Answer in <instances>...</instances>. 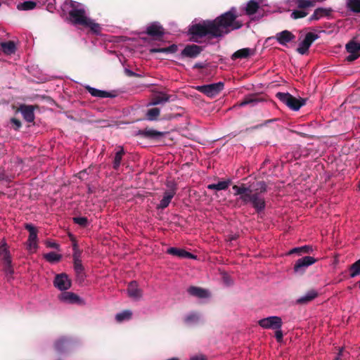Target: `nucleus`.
<instances>
[{
	"instance_id": "obj_1",
	"label": "nucleus",
	"mask_w": 360,
	"mask_h": 360,
	"mask_svg": "<svg viewBox=\"0 0 360 360\" xmlns=\"http://www.w3.org/2000/svg\"><path fill=\"white\" fill-rule=\"evenodd\" d=\"M237 18L236 9L231 8L229 11L212 20L217 29V37H221L233 30L240 29L243 23L237 20Z\"/></svg>"
},
{
	"instance_id": "obj_2",
	"label": "nucleus",
	"mask_w": 360,
	"mask_h": 360,
	"mask_svg": "<svg viewBox=\"0 0 360 360\" xmlns=\"http://www.w3.org/2000/svg\"><path fill=\"white\" fill-rule=\"evenodd\" d=\"M188 33L191 36L190 41L195 43H200V39L207 36L210 39L218 38L217 29L212 20H203L189 26Z\"/></svg>"
},
{
	"instance_id": "obj_3",
	"label": "nucleus",
	"mask_w": 360,
	"mask_h": 360,
	"mask_svg": "<svg viewBox=\"0 0 360 360\" xmlns=\"http://www.w3.org/2000/svg\"><path fill=\"white\" fill-rule=\"evenodd\" d=\"M266 192V191H254L250 195H245L244 196L240 197V199L245 205L250 202L256 212L260 213L263 212L266 207L265 199L261 196V194Z\"/></svg>"
},
{
	"instance_id": "obj_4",
	"label": "nucleus",
	"mask_w": 360,
	"mask_h": 360,
	"mask_svg": "<svg viewBox=\"0 0 360 360\" xmlns=\"http://www.w3.org/2000/svg\"><path fill=\"white\" fill-rule=\"evenodd\" d=\"M276 96L290 109L295 111L300 110L306 103L305 99L297 98L289 93L278 92Z\"/></svg>"
},
{
	"instance_id": "obj_5",
	"label": "nucleus",
	"mask_w": 360,
	"mask_h": 360,
	"mask_svg": "<svg viewBox=\"0 0 360 360\" xmlns=\"http://www.w3.org/2000/svg\"><path fill=\"white\" fill-rule=\"evenodd\" d=\"M224 82H219L210 84L197 86L195 89L210 98H214L224 89Z\"/></svg>"
},
{
	"instance_id": "obj_6",
	"label": "nucleus",
	"mask_w": 360,
	"mask_h": 360,
	"mask_svg": "<svg viewBox=\"0 0 360 360\" xmlns=\"http://www.w3.org/2000/svg\"><path fill=\"white\" fill-rule=\"evenodd\" d=\"M242 193V196L250 195L254 191H267V185L264 181H256L248 186L245 184H241L238 186Z\"/></svg>"
},
{
	"instance_id": "obj_7",
	"label": "nucleus",
	"mask_w": 360,
	"mask_h": 360,
	"mask_svg": "<svg viewBox=\"0 0 360 360\" xmlns=\"http://www.w3.org/2000/svg\"><path fill=\"white\" fill-rule=\"evenodd\" d=\"M258 324L262 328L266 329H274L278 330L281 329L282 327V319L279 316H272L267 318H264L258 321Z\"/></svg>"
},
{
	"instance_id": "obj_8",
	"label": "nucleus",
	"mask_w": 360,
	"mask_h": 360,
	"mask_svg": "<svg viewBox=\"0 0 360 360\" xmlns=\"http://www.w3.org/2000/svg\"><path fill=\"white\" fill-rule=\"evenodd\" d=\"M316 259L310 256H305L297 259L294 265V272L299 275H303L308 266L312 265Z\"/></svg>"
},
{
	"instance_id": "obj_9",
	"label": "nucleus",
	"mask_w": 360,
	"mask_h": 360,
	"mask_svg": "<svg viewBox=\"0 0 360 360\" xmlns=\"http://www.w3.org/2000/svg\"><path fill=\"white\" fill-rule=\"evenodd\" d=\"M319 35L314 32L307 33L303 41L299 44L297 51L301 55L307 53L311 45L315 40L319 39Z\"/></svg>"
},
{
	"instance_id": "obj_10",
	"label": "nucleus",
	"mask_w": 360,
	"mask_h": 360,
	"mask_svg": "<svg viewBox=\"0 0 360 360\" xmlns=\"http://www.w3.org/2000/svg\"><path fill=\"white\" fill-rule=\"evenodd\" d=\"M68 15L72 24L82 26L86 25L89 18L86 16V11L84 8L79 10H70Z\"/></svg>"
},
{
	"instance_id": "obj_11",
	"label": "nucleus",
	"mask_w": 360,
	"mask_h": 360,
	"mask_svg": "<svg viewBox=\"0 0 360 360\" xmlns=\"http://www.w3.org/2000/svg\"><path fill=\"white\" fill-rule=\"evenodd\" d=\"M347 51L349 53L346 58L348 62H352L360 57V43L354 39L350 40L345 46Z\"/></svg>"
},
{
	"instance_id": "obj_12",
	"label": "nucleus",
	"mask_w": 360,
	"mask_h": 360,
	"mask_svg": "<svg viewBox=\"0 0 360 360\" xmlns=\"http://www.w3.org/2000/svg\"><path fill=\"white\" fill-rule=\"evenodd\" d=\"M166 134V132L159 131L151 128H145L139 130L136 135L141 138L148 139L150 140H159Z\"/></svg>"
},
{
	"instance_id": "obj_13",
	"label": "nucleus",
	"mask_w": 360,
	"mask_h": 360,
	"mask_svg": "<svg viewBox=\"0 0 360 360\" xmlns=\"http://www.w3.org/2000/svg\"><path fill=\"white\" fill-rule=\"evenodd\" d=\"M25 229L29 231V237L27 240L28 249L30 250H37V229L32 224H25Z\"/></svg>"
},
{
	"instance_id": "obj_14",
	"label": "nucleus",
	"mask_w": 360,
	"mask_h": 360,
	"mask_svg": "<svg viewBox=\"0 0 360 360\" xmlns=\"http://www.w3.org/2000/svg\"><path fill=\"white\" fill-rule=\"evenodd\" d=\"M53 284L60 290H66L71 287V281L66 274L63 273L56 276Z\"/></svg>"
},
{
	"instance_id": "obj_15",
	"label": "nucleus",
	"mask_w": 360,
	"mask_h": 360,
	"mask_svg": "<svg viewBox=\"0 0 360 360\" xmlns=\"http://www.w3.org/2000/svg\"><path fill=\"white\" fill-rule=\"evenodd\" d=\"M203 49L202 46L195 44H188L181 51V56L188 58H196L200 54Z\"/></svg>"
},
{
	"instance_id": "obj_16",
	"label": "nucleus",
	"mask_w": 360,
	"mask_h": 360,
	"mask_svg": "<svg viewBox=\"0 0 360 360\" xmlns=\"http://www.w3.org/2000/svg\"><path fill=\"white\" fill-rule=\"evenodd\" d=\"M37 106L32 105H21L19 111L21 112L24 120L27 122H33L34 120V110Z\"/></svg>"
},
{
	"instance_id": "obj_17",
	"label": "nucleus",
	"mask_w": 360,
	"mask_h": 360,
	"mask_svg": "<svg viewBox=\"0 0 360 360\" xmlns=\"http://www.w3.org/2000/svg\"><path fill=\"white\" fill-rule=\"evenodd\" d=\"M146 33L150 37L160 39L165 34V30L159 23L153 22L147 27Z\"/></svg>"
},
{
	"instance_id": "obj_18",
	"label": "nucleus",
	"mask_w": 360,
	"mask_h": 360,
	"mask_svg": "<svg viewBox=\"0 0 360 360\" xmlns=\"http://www.w3.org/2000/svg\"><path fill=\"white\" fill-rule=\"evenodd\" d=\"M167 253L173 256H176L179 258H187V259H194L197 258V256L187 252L184 249L178 248H169L167 250Z\"/></svg>"
},
{
	"instance_id": "obj_19",
	"label": "nucleus",
	"mask_w": 360,
	"mask_h": 360,
	"mask_svg": "<svg viewBox=\"0 0 360 360\" xmlns=\"http://www.w3.org/2000/svg\"><path fill=\"white\" fill-rule=\"evenodd\" d=\"M275 38L281 45L286 46L288 43L295 40V36L288 30H283L278 32Z\"/></svg>"
},
{
	"instance_id": "obj_20",
	"label": "nucleus",
	"mask_w": 360,
	"mask_h": 360,
	"mask_svg": "<svg viewBox=\"0 0 360 360\" xmlns=\"http://www.w3.org/2000/svg\"><path fill=\"white\" fill-rule=\"evenodd\" d=\"M127 292L129 297L136 300H140L143 295L141 289L139 288L138 283L135 281L129 283Z\"/></svg>"
},
{
	"instance_id": "obj_21",
	"label": "nucleus",
	"mask_w": 360,
	"mask_h": 360,
	"mask_svg": "<svg viewBox=\"0 0 360 360\" xmlns=\"http://www.w3.org/2000/svg\"><path fill=\"white\" fill-rule=\"evenodd\" d=\"M332 11L333 10L330 8H318L315 9L314 13L309 18L308 21L312 22L319 20L323 17H328L331 15Z\"/></svg>"
},
{
	"instance_id": "obj_22",
	"label": "nucleus",
	"mask_w": 360,
	"mask_h": 360,
	"mask_svg": "<svg viewBox=\"0 0 360 360\" xmlns=\"http://www.w3.org/2000/svg\"><path fill=\"white\" fill-rule=\"evenodd\" d=\"M85 89L94 97L114 98L116 96L115 94H113L112 92L97 89L91 87L90 86H86L85 87Z\"/></svg>"
},
{
	"instance_id": "obj_23",
	"label": "nucleus",
	"mask_w": 360,
	"mask_h": 360,
	"mask_svg": "<svg viewBox=\"0 0 360 360\" xmlns=\"http://www.w3.org/2000/svg\"><path fill=\"white\" fill-rule=\"evenodd\" d=\"M59 299L62 302L69 304L80 303V297L75 293L72 292H63L59 295Z\"/></svg>"
},
{
	"instance_id": "obj_24",
	"label": "nucleus",
	"mask_w": 360,
	"mask_h": 360,
	"mask_svg": "<svg viewBox=\"0 0 360 360\" xmlns=\"http://www.w3.org/2000/svg\"><path fill=\"white\" fill-rule=\"evenodd\" d=\"M175 195L174 188H173L172 190L166 191L164 193V195L162 199L160 200V203L157 205V209L164 210L167 207L172 200V199Z\"/></svg>"
},
{
	"instance_id": "obj_25",
	"label": "nucleus",
	"mask_w": 360,
	"mask_h": 360,
	"mask_svg": "<svg viewBox=\"0 0 360 360\" xmlns=\"http://www.w3.org/2000/svg\"><path fill=\"white\" fill-rule=\"evenodd\" d=\"M170 97L171 96L169 94H167L164 92H159L154 95L151 101L148 103V105H157L167 103L169 101Z\"/></svg>"
},
{
	"instance_id": "obj_26",
	"label": "nucleus",
	"mask_w": 360,
	"mask_h": 360,
	"mask_svg": "<svg viewBox=\"0 0 360 360\" xmlns=\"http://www.w3.org/2000/svg\"><path fill=\"white\" fill-rule=\"evenodd\" d=\"M187 291L191 295L198 298H207L210 295L207 290L196 286H190Z\"/></svg>"
},
{
	"instance_id": "obj_27",
	"label": "nucleus",
	"mask_w": 360,
	"mask_h": 360,
	"mask_svg": "<svg viewBox=\"0 0 360 360\" xmlns=\"http://www.w3.org/2000/svg\"><path fill=\"white\" fill-rule=\"evenodd\" d=\"M255 51L253 49H251L250 48H243L234 52L231 56V59L236 60L238 58H247L250 56L253 55Z\"/></svg>"
},
{
	"instance_id": "obj_28",
	"label": "nucleus",
	"mask_w": 360,
	"mask_h": 360,
	"mask_svg": "<svg viewBox=\"0 0 360 360\" xmlns=\"http://www.w3.org/2000/svg\"><path fill=\"white\" fill-rule=\"evenodd\" d=\"M71 343L72 340L70 338L62 337L55 342L54 347L58 352H63Z\"/></svg>"
},
{
	"instance_id": "obj_29",
	"label": "nucleus",
	"mask_w": 360,
	"mask_h": 360,
	"mask_svg": "<svg viewBox=\"0 0 360 360\" xmlns=\"http://www.w3.org/2000/svg\"><path fill=\"white\" fill-rule=\"evenodd\" d=\"M318 296V292L315 290H311L307 294L297 300L296 302L299 304H306L314 300Z\"/></svg>"
},
{
	"instance_id": "obj_30",
	"label": "nucleus",
	"mask_w": 360,
	"mask_h": 360,
	"mask_svg": "<svg viewBox=\"0 0 360 360\" xmlns=\"http://www.w3.org/2000/svg\"><path fill=\"white\" fill-rule=\"evenodd\" d=\"M2 51L6 55H11L15 53L16 46L13 41L0 43Z\"/></svg>"
},
{
	"instance_id": "obj_31",
	"label": "nucleus",
	"mask_w": 360,
	"mask_h": 360,
	"mask_svg": "<svg viewBox=\"0 0 360 360\" xmlns=\"http://www.w3.org/2000/svg\"><path fill=\"white\" fill-rule=\"evenodd\" d=\"M231 180L227 179L226 181H219L217 184H212L207 185V188L209 190L221 191L226 190L231 185Z\"/></svg>"
},
{
	"instance_id": "obj_32",
	"label": "nucleus",
	"mask_w": 360,
	"mask_h": 360,
	"mask_svg": "<svg viewBox=\"0 0 360 360\" xmlns=\"http://www.w3.org/2000/svg\"><path fill=\"white\" fill-rule=\"evenodd\" d=\"M259 8V4L257 0H250L248 2L245 8V13L248 15L255 14Z\"/></svg>"
},
{
	"instance_id": "obj_33",
	"label": "nucleus",
	"mask_w": 360,
	"mask_h": 360,
	"mask_svg": "<svg viewBox=\"0 0 360 360\" xmlns=\"http://www.w3.org/2000/svg\"><path fill=\"white\" fill-rule=\"evenodd\" d=\"M120 150L115 153L114 160L112 162V167L114 169L117 170L120 166L121 161L123 155L125 154V151L122 146L119 147Z\"/></svg>"
},
{
	"instance_id": "obj_34",
	"label": "nucleus",
	"mask_w": 360,
	"mask_h": 360,
	"mask_svg": "<svg viewBox=\"0 0 360 360\" xmlns=\"http://www.w3.org/2000/svg\"><path fill=\"white\" fill-rule=\"evenodd\" d=\"M177 51V46L172 44L165 48H152L150 49V53H173Z\"/></svg>"
},
{
	"instance_id": "obj_35",
	"label": "nucleus",
	"mask_w": 360,
	"mask_h": 360,
	"mask_svg": "<svg viewBox=\"0 0 360 360\" xmlns=\"http://www.w3.org/2000/svg\"><path fill=\"white\" fill-rule=\"evenodd\" d=\"M160 114V110L158 108H152L147 110L146 113V120L149 121H155L158 120Z\"/></svg>"
},
{
	"instance_id": "obj_36",
	"label": "nucleus",
	"mask_w": 360,
	"mask_h": 360,
	"mask_svg": "<svg viewBox=\"0 0 360 360\" xmlns=\"http://www.w3.org/2000/svg\"><path fill=\"white\" fill-rule=\"evenodd\" d=\"M0 259L4 262H9L11 260L9 250H8L7 244L6 243L0 245Z\"/></svg>"
},
{
	"instance_id": "obj_37",
	"label": "nucleus",
	"mask_w": 360,
	"mask_h": 360,
	"mask_svg": "<svg viewBox=\"0 0 360 360\" xmlns=\"http://www.w3.org/2000/svg\"><path fill=\"white\" fill-rule=\"evenodd\" d=\"M258 101H259V100L257 99L256 95L251 94V95H248L246 97H245L243 101H241L240 103H238L237 104V105L239 107H243L245 105H250V104L255 105Z\"/></svg>"
},
{
	"instance_id": "obj_38",
	"label": "nucleus",
	"mask_w": 360,
	"mask_h": 360,
	"mask_svg": "<svg viewBox=\"0 0 360 360\" xmlns=\"http://www.w3.org/2000/svg\"><path fill=\"white\" fill-rule=\"evenodd\" d=\"M298 8L304 10L309 7H314L316 4L315 0H295Z\"/></svg>"
},
{
	"instance_id": "obj_39",
	"label": "nucleus",
	"mask_w": 360,
	"mask_h": 360,
	"mask_svg": "<svg viewBox=\"0 0 360 360\" xmlns=\"http://www.w3.org/2000/svg\"><path fill=\"white\" fill-rule=\"evenodd\" d=\"M349 276L354 278L360 275V259L353 263L349 268Z\"/></svg>"
},
{
	"instance_id": "obj_40",
	"label": "nucleus",
	"mask_w": 360,
	"mask_h": 360,
	"mask_svg": "<svg viewBox=\"0 0 360 360\" xmlns=\"http://www.w3.org/2000/svg\"><path fill=\"white\" fill-rule=\"evenodd\" d=\"M347 7L351 11L356 13H360V0H347Z\"/></svg>"
},
{
	"instance_id": "obj_41",
	"label": "nucleus",
	"mask_w": 360,
	"mask_h": 360,
	"mask_svg": "<svg viewBox=\"0 0 360 360\" xmlns=\"http://www.w3.org/2000/svg\"><path fill=\"white\" fill-rule=\"evenodd\" d=\"M44 257L47 262H51V263H55V262H59L61 259L62 255H59V254H56L54 252H51L45 254L44 255Z\"/></svg>"
},
{
	"instance_id": "obj_42",
	"label": "nucleus",
	"mask_w": 360,
	"mask_h": 360,
	"mask_svg": "<svg viewBox=\"0 0 360 360\" xmlns=\"http://www.w3.org/2000/svg\"><path fill=\"white\" fill-rule=\"evenodd\" d=\"M37 6L36 2L32 1H26L18 5V9L28 11L34 9Z\"/></svg>"
},
{
	"instance_id": "obj_43",
	"label": "nucleus",
	"mask_w": 360,
	"mask_h": 360,
	"mask_svg": "<svg viewBox=\"0 0 360 360\" xmlns=\"http://www.w3.org/2000/svg\"><path fill=\"white\" fill-rule=\"evenodd\" d=\"M132 315V313L129 310H125L121 313L116 314L115 319L118 322L123 321L126 319H129Z\"/></svg>"
},
{
	"instance_id": "obj_44",
	"label": "nucleus",
	"mask_w": 360,
	"mask_h": 360,
	"mask_svg": "<svg viewBox=\"0 0 360 360\" xmlns=\"http://www.w3.org/2000/svg\"><path fill=\"white\" fill-rule=\"evenodd\" d=\"M308 12L305 10H294L292 13L290 14L291 18L294 20H297L299 18H302L306 17L308 15Z\"/></svg>"
},
{
	"instance_id": "obj_45",
	"label": "nucleus",
	"mask_w": 360,
	"mask_h": 360,
	"mask_svg": "<svg viewBox=\"0 0 360 360\" xmlns=\"http://www.w3.org/2000/svg\"><path fill=\"white\" fill-rule=\"evenodd\" d=\"M84 27H89L95 33L99 32L101 30L100 25L90 18H88L86 25H84Z\"/></svg>"
},
{
	"instance_id": "obj_46",
	"label": "nucleus",
	"mask_w": 360,
	"mask_h": 360,
	"mask_svg": "<svg viewBox=\"0 0 360 360\" xmlns=\"http://www.w3.org/2000/svg\"><path fill=\"white\" fill-rule=\"evenodd\" d=\"M200 319V316L198 313L192 312L185 317V322L186 323H197Z\"/></svg>"
},
{
	"instance_id": "obj_47",
	"label": "nucleus",
	"mask_w": 360,
	"mask_h": 360,
	"mask_svg": "<svg viewBox=\"0 0 360 360\" xmlns=\"http://www.w3.org/2000/svg\"><path fill=\"white\" fill-rule=\"evenodd\" d=\"M75 224L79 225L82 227H86L88 225V219L85 217H76L72 218Z\"/></svg>"
},
{
	"instance_id": "obj_48",
	"label": "nucleus",
	"mask_w": 360,
	"mask_h": 360,
	"mask_svg": "<svg viewBox=\"0 0 360 360\" xmlns=\"http://www.w3.org/2000/svg\"><path fill=\"white\" fill-rule=\"evenodd\" d=\"M4 271L6 274V276H12L14 273L13 268L12 266V261L9 260V262H4Z\"/></svg>"
},
{
	"instance_id": "obj_49",
	"label": "nucleus",
	"mask_w": 360,
	"mask_h": 360,
	"mask_svg": "<svg viewBox=\"0 0 360 360\" xmlns=\"http://www.w3.org/2000/svg\"><path fill=\"white\" fill-rule=\"evenodd\" d=\"M74 264V270L76 273L80 274L82 271L84 270V267L82 264V260L81 261H77L73 262Z\"/></svg>"
},
{
	"instance_id": "obj_50",
	"label": "nucleus",
	"mask_w": 360,
	"mask_h": 360,
	"mask_svg": "<svg viewBox=\"0 0 360 360\" xmlns=\"http://www.w3.org/2000/svg\"><path fill=\"white\" fill-rule=\"evenodd\" d=\"M11 123L13 124V127L15 131L19 130L22 126L21 122L15 117L11 119Z\"/></svg>"
},
{
	"instance_id": "obj_51",
	"label": "nucleus",
	"mask_w": 360,
	"mask_h": 360,
	"mask_svg": "<svg viewBox=\"0 0 360 360\" xmlns=\"http://www.w3.org/2000/svg\"><path fill=\"white\" fill-rule=\"evenodd\" d=\"M299 250L301 254H307L310 253L313 251V248L311 245H304L302 247H299Z\"/></svg>"
},
{
	"instance_id": "obj_52",
	"label": "nucleus",
	"mask_w": 360,
	"mask_h": 360,
	"mask_svg": "<svg viewBox=\"0 0 360 360\" xmlns=\"http://www.w3.org/2000/svg\"><path fill=\"white\" fill-rule=\"evenodd\" d=\"M69 4L71 10H79L83 8L80 3L75 1L70 0Z\"/></svg>"
},
{
	"instance_id": "obj_53",
	"label": "nucleus",
	"mask_w": 360,
	"mask_h": 360,
	"mask_svg": "<svg viewBox=\"0 0 360 360\" xmlns=\"http://www.w3.org/2000/svg\"><path fill=\"white\" fill-rule=\"evenodd\" d=\"M81 256H82L81 250H79L74 251L73 255H72L73 262L81 261L82 260Z\"/></svg>"
},
{
	"instance_id": "obj_54",
	"label": "nucleus",
	"mask_w": 360,
	"mask_h": 360,
	"mask_svg": "<svg viewBox=\"0 0 360 360\" xmlns=\"http://www.w3.org/2000/svg\"><path fill=\"white\" fill-rule=\"evenodd\" d=\"M283 332L281 329L276 330L275 332V338L277 342H281L283 340Z\"/></svg>"
},
{
	"instance_id": "obj_55",
	"label": "nucleus",
	"mask_w": 360,
	"mask_h": 360,
	"mask_svg": "<svg viewBox=\"0 0 360 360\" xmlns=\"http://www.w3.org/2000/svg\"><path fill=\"white\" fill-rule=\"evenodd\" d=\"M277 120H278V119H276V118L267 120L263 124H259V125H257V126L254 127V129H258L259 127H262L263 126L266 125L269 123H271V122H276Z\"/></svg>"
},
{
	"instance_id": "obj_56",
	"label": "nucleus",
	"mask_w": 360,
	"mask_h": 360,
	"mask_svg": "<svg viewBox=\"0 0 360 360\" xmlns=\"http://www.w3.org/2000/svg\"><path fill=\"white\" fill-rule=\"evenodd\" d=\"M46 245L48 248H55V249H58L59 248L58 244H57L55 242H51V241H46Z\"/></svg>"
},
{
	"instance_id": "obj_57",
	"label": "nucleus",
	"mask_w": 360,
	"mask_h": 360,
	"mask_svg": "<svg viewBox=\"0 0 360 360\" xmlns=\"http://www.w3.org/2000/svg\"><path fill=\"white\" fill-rule=\"evenodd\" d=\"M344 356H345L344 349H343V347H341L339 349V352L338 353L337 356L335 358V359L342 360V358Z\"/></svg>"
},
{
	"instance_id": "obj_58",
	"label": "nucleus",
	"mask_w": 360,
	"mask_h": 360,
	"mask_svg": "<svg viewBox=\"0 0 360 360\" xmlns=\"http://www.w3.org/2000/svg\"><path fill=\"white\" fill-rule=\"evenodd\" d=\"M232 188L235 191L234 195H240V196L242 195L240 188L238 185L233 186Z\"/></svg>"
},
{
	"instance_id": "obj_59",
	"label": "nucleus",
	"mask_w": 360,
	"mask_h": 360,
	"mask_svg": "<svg viewBox=\"0 0 360 360\" xmlns=\"http://www.w3.org/2000/svg\"><path fill=\"white\" fill-rule=\"evenodd\" d=\"M77 278V280L82 281L84 280V278L86 276L84 270L82 271L80 274L76 273Z\"/></svg>"
},
{
	"instance_id": "obj_60",
	"label": "nucleus",
	"mask_w": 360,
	"mask_h": 360,
	"mask_svg": "<svg viewBox=\"0 0 360 360\" xmlns=\"http://www.w3.org/2000/svg\"><path fill=\"white\" fill-rule=\"evenodd\" d=\"M167 186L169 188V190H172L174 188V191H176V185L174 181H167Z\"/></svg>"
},
{
	"instance_id": "obj_61",
	"label": "nucleus",
	"mask_w": 360,
	"mask_h": 360,
	"mask_svg": "<svg viewBox=\"0 0 360 360\" xmlns=\"http://www.w3.org/2000/svg\"><path fill=\"white\" fill-rule=\"evenodd\" d=\"M125 72H126L127 75L129 77H139V75H138L137 73H135L134 72H133L129 69H126Z\"/></svg>"
},
{
	"instance_id": "obj_62",
	"label": "nucleus",
	"mask_w": 360,
	"mask_h": 360,
	"mask_svg": "<svg viewBox=\"0 0 360 360\" xmlns=\"http://www.w3.org/2000/svg\"><path fill=\"white\" fill-rule=\"evenodd\" d=\"M205 68V65L202 63H196L194 65H193V68L194 69H202V68Z\"/></svg>"
},
{
	"instance_id": "obj_63",
	"label": "nucleus",
	"mask_w": 360,
	"mask_h": 360,
	"mask_svg": "<svg viewBox=\"0 0 360 360\" xmlns=\"http://www.w3.org/2000/svg\"><path fill=\"white\" fill-rule=\"evenodd\" d=\"M191 360H206V357L204 355H198L191 357Z\"/></svg>"
},
{
	"instance_id": "obj_64",
	"label": "nucleus",
	"mask_w": 360,
	"mask_h": 360,
	"mask_svg": "<svg viewBox=\"0 0 360 360\" xmlns=\"http://www.w3.org/2000/svg\"><path fill=\"white\" fill-rule=\"evenodd\" d=\"M294 253H297V254L300 255V250H299V247L298 248H292L289 252V255L294 254Z\"/></svg>"
}]
</instances>
